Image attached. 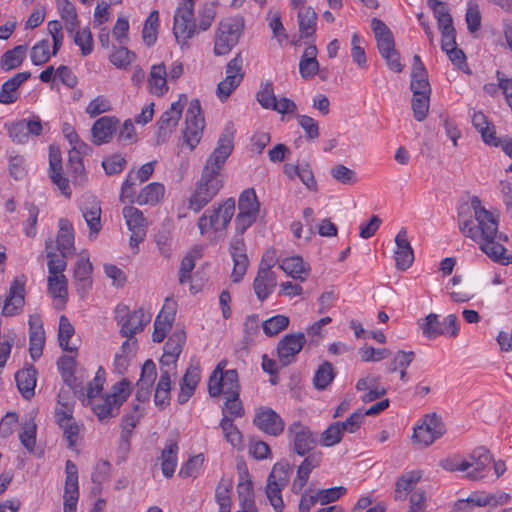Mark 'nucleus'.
Segmentation results:
<instances>
[{
	"label": "nucleus",
	"instance_id": "1a4fd4ad",
	"mask_svg": "<svg viewBox=\"0 0 512 512\" xmlns=\"http://www.w3.org/2000/svg\"><path fill=\"white\" fill-rule=\"evenodd\" d=\"M205 127L200 101L193 99L185 114V128L183 130V143L191 150L200 142Z\"/></svg>",
	"mask_w": 512,
	"mask_h": 512
},
{
	"label": "nucleus",
	"instance_id": "bb28decb",
	"mask_svg": "<svg viewBox=\"0 0 512 512\" xmlns=\"http://www.w3.org/2000/svg\"><path fill=\"white\" fill-rule=\"evenodd\" d=\"M371 27L381 55L395 50L394 37L389 27L380 19L372 18Z\"/></svg>",
	"mask_w": 512,
	"mask_h": 512
},
{
	"label": "nucleus",
	"instance_id": "5fc2aeb1",
	"mask_svg": "<svg viewBox=\"0 0 512 512\" xmlns=\"http://www.w3.org/2000/svg\"><path fill=\"white\" fill-rule=\"evenodd\" d=\"M24 209L28 212L27 219L23 222V232L29 238H34L37 234V219L39 215V208L30 202H25Z\"/></svg>",
	"mask_w": 512,
	"mask_h": 512
},
{
	"label": "nucleus",
	"instance_id": "39448f33",
	"mask_svg": "<svg viewBox=\"0 0 512 512\" xmlns=\"http://www.w3.org/2000/svg\"><path fill=\"white\" fill-rule=\"evenodd\" d=\"M235 205V199L228 198L218 207L206 210L198 219L200 233L204 235L211 230L214 232L225 230L235 213Z\"/></svg>",
	"mask_w": 512,
	"mask_h": 512
},
{
	"label": "nucleus",
	"instance_id": "4468645a",
	"mask_svg": "<svg viewBox=\"0 0 512 512\" xmlns=\"http://www.w3.org/2000/svg\"><path fill=\"white\" fill-rule=\"evenodd\" d=\"M242 65L243 59L240 54L226 65V77L217 86V96L221 101H225L243 80Z\"/></svg>",
	"mask_w": 512,
	"mask_h": 512
},
{
	"label": "nucleus",
	"instance_id": "4be33fe9",
	"mask_svg": "<svg viewBox=\"0 0 512 512\" xmlns=\"http://www.w3.org/2000/svg\"><path fill=\"white\" fill-rule=\"evenodd\" d=\"M119 125V119L115 116H103L97 119L92 128V142L95 145L108 143Z\"/></svg>",
	"mask_w": 512,
	"mask_h": 512
},
{
	"label": "nucleus",
	"instance_id": "393cba45",
	"mask_svg": "<svg viewBox=\"0 0 512 512\" xmlns=\"http://www.w3.org/2000/svg\"><path fill=\"white\" fill-rule=\"evenodd\" d=\"M92 264L88 258L81 257L75 265L73 277L75 279L77 293L83 298L92 287Z\"/></svg>",
	"mask_w": 512,
	"mask_h": 512
},
{
	"label": "nucleus",
	"instance_id": "9d476101",
	"mask_svg": "<svg viewBox=\"0 0 512 512\" xmlns=\"http://www.w3.org/2000/svg\"><path fill=\"white\" fill-rule=\"evenodd\" d=\"M208 392L211 397H218L221 394L228 397L234 393H240L237 371L235 369L222 371L220 364H218L209 378Z\"/></svg>",
	"mask_w": 512,
	"mask_h": 512
},
{
	"label": "nucleus",
	"instance_id": "0eeeda50",
	"mask_svg": "<svg viewBox=\"0 0 512 512\" xmlns=\"http://www.w3.org/2000/svg\"><path fill=\"white\" fill-rule=\"evenodd\" d=\"M260 212V203L253 188L241 192L238 199V214L235 218V228L243 234L257 220Z\"/></svg>",
	"mask_w": 512,
	"mask_h": 512
},
{
	"label": "nucleus",
	"instance_id": "052dcab7",
	"mask_svg": "<svg viewBox=\"0 0 512 512\" xmlns=\"http://www.w3.org/2000/svg\"><path fill=\"white\" fill-rule=\"evenodd\" d=\"M260 327V319L257 314L246 317L243 324V342L250 345L254 341V337L258 334Z\"/></svg>",
	"mask_w": 512,
	"mask_h": 512
},
{
	"label": "nucleus",
	"instance_id": "c9c22d12",
	"mask_svg": "<svg viewBox=\"0 0 512 512\" xmlns=\"http://www.w3.org/2000/svg\"><path fill=\"white\" fill-rule=\"evenodd\" d=\"M421 479L419 471H409L403 474L396 482L394 497L396 500H404L407 495L415 490L416 484Z\"/></svg>",
	"mask_w": 512,
	"mask_h": 512
},
{
	"label": "nucleus",
	"instance_id": "2eb2a0df",
	"mask_svg": "<svg viewBox=\"0 0 512 512\" xmlns=\"http://www.w3.org/2000/svg\"><path fill=\"white\" fill-rule=\"evenodd\" d=\"M272 267L273 259L268 262L266 256H263L253 282L254 292L261 302L269 297L277 285L276 274L271 270Z\"/></svg>",
	"mask_w": 512,
	"mask_h": 512
},
{
	"label": "nucleus",
	"instance_id": "ddd939ff",
	"mask_svg": "<svg viewBox=\"0 0 512 512\" xmlns=\"http://www.w3.org/2000/svg\"><path fill=\"white\" fill-rule=\"evenodd\" d=\"M445 433V425L436 413L427 414L420 425L414 428L413 439L423 446L431 445Z\"/></svg>",
	"mask_w": 512,
	"mask_h": 512
},
{
	"label": "nucleus",
	"instance_id": "e2e57ef3",
	"mask_svg": "<svg viewBox=\"0 0 512 512\" xmlns=\"http://www.w3.org/2000/svg\"><path fill=\"white\" fill-rule=\"evenodd\" d=\"M331 176L344 185H352L356 183V173L343 164H337L330 169Z\"/></svg>",
	"mask_w": 512,
	"mask_h": 512
},
{
	"label": "nucleus",
	"instance_id": "b1692460",
	"mask_svg": "<svg viewBox=\"0 0 512 512\" xmlns=\"http://www.w3.org/2000/svg\"><path fill=\"white\" fill-rule=\"evenodd\" d=\"M230 253L234 262L231 277L234 283H238L246 274L249 264L243 239H236L231 243Z\"/></svg>",
	"mask_w": 512,
	"mask_h": 512
},
{
	"label": "nucleus",
	"instance_id": "412c9836",
	"mask_svg": "<svg viewBox=\"0 0 512 512\" xmlns=\"http://www.w3.org/2000/svg\"><path fill=\"white\" fill-rule=\"evenodd\" d=\"M410 90L413 95H431L427 70L419 55H414L411 68Z\"/></svg>",
	"mask_w": 512,
	"mask_h": 512
},
{
	"label": "nucleus",
	"instance_id": "20e7f679",
	"mask_svg": "<svg viewBox=\"0 0 512 512\" xmlns=\"http://www.w3.org/2000/svg\"><path fill=\"white\" fill-rule=\"evenodd\" d=\"M290 470L289 462L281 460L274 464L268 476L266 496L275 512H282L284 509L282 490L289 483Z\"/></svg>",
	"mask_w": 512,
	"mask_h": 512
},
{
	"label": "nucleus",
	"instance_id": "473e14b6",
	"mask_svg": "<svg viewBox=\"0 0 512 512\" xmlns=\"http://www.w3.org/2000/svg\"><path fill=\"white\" fill-rule=\"evenodd\" d=\"M149 90L156 96H162L168 91L167 71L163 63L151 67L148 78Z\"/></svg>",
	"mask_w": 512,
	"mask_h": 512
},
{
	"label": "nucleus",
	"instance_id": "6e6d98bb",
	"mask_svg": "<svg viewBox=\"0 0 512 512\" xmlns=\"http://www.w3.org/2000/svg\"><path fill=\"white\" fill-rule=\"evenodd\" d=\"M186 341L184 330H175L168 338L164 346V352L179 358Z\"/></svg>",
	"mask_w": 512,
	"mask_h": 512
},
{
	"label": "nucleus",
	"instance_id": "f8f14e48",
	"mask_svg": "<svg viewBox=\"0 0 512 512\" xmlns=\"http://www.w3.org/2000/svg\"><path fill=\"white\" fill-rule=\"evenodd\" d=\"M287 433L293 451L299 456L308 455L317 445L316 435L300 421L290 424Z\"/></svg>",
	"mask_w": 512,
	"mask_h": 512
},
{
	"label": "nucleus",
	"instance_id": "aec40b11",
	"mask_svg": "<svg viewBox=\"0 0 512 512\" xmlns=\"http://www.w3.org/2000/svg\"><path fill=\"white\" fill-rule=\"evenodd\" d=\"M80 209L89 227V238L94 239L102 228L100 202L89 196L82 202Z\"/></svg>",
	"mask_w": 512,
	"mask_h": 512
},
{
	"label": "nucleus",
	"instance_id": "f3484780",
	"mask_svg": "<svg viewBox=\"0 0 512 512\" xmlns=\"http://www.w3.org/2000/svg\"><path fill=\"white\" fill-rule=\"evenodd\" d=\"M470 460L460 462V471H467L466 477L470 480H480L484 477V470L492 462V455L483 446L475 448L470 454Z\"/></svg>",
	"mask_w": 512,
	"mask_h": 512
},
{
	"label": "nucleus",
	"instance_id": "c03bdc74",
	"mask_svg": "<svg viewBox=\"0 0 512 512\" xmlns=\"http://www.w3.org/2000/svg\"><path fill=\"white\" fill-rule=\"evenodd\" d=\"M58 424L63 429L64 438L68 442V448H74L78 439V425L75 423L72 416L66 412L58 414Z\"/></svg>",
	"mask_w": 512,
	"mask_h": 512
},
{
	"label": "nucleus",
	"instance_id": "f704fd0d",
	"mask_svg": "<svg viewBox=\"0 0 512 512\" xmlns=\"http://www.w3.org/2000/svg\"><path fill=\"white\" fill-rule=\"evenodd\" d=\"M164 193L165 187L163 184L150 183L138 193L136 203L139 205H157L163 199Z\"/></svg>",
	"mask_w": 512,
	"mask_h": 512
},
{
	"label": "nucleus",
	"instance_id": "6ab92c4d",
	"mask_svg": "<svg viewBox=\"0 0 512 512\" xmlns=\"http://www.w3.org/2000/svg\"><path fill=\"white\" fill-rule=\"evenodd\" d=\"M124 400L125 396L122 397L114 393L112 395L96 396L88 400V404L91 406L98 419L104 420L116 416Z\"/></svg>",
	"mask_w": 512,
	"mask_h": 512
},
{
	"label": "nucleus",
	"instance_id": "c756f323",
	"mask_svg": "<svg viewBox=\"0 0 512 512\" xmlns=\"http://www.w3.org/2000/svg\"><path fill=\"white\" fill-rule=\"evenodd\" d=\"M178 442L175 438H168L161 453V468L165 477L173 476L177 466Z\"/></svg>",
	"mask_w": 512,
	"mask_h": 512
},
{
	"label": "nucleus",
	"instance_id": "de8ad7c7",
	"mask_svg": "<svg viewBox=\"0 0 512 512\" xmlns=\"http://www.w3.org/2000/svg\"><path fill=\"white\" fill-rule=\"evenodd\" d=\"M335 378L334 369L331 363H322L315 372L313 383L318 390H324Z\"/></svg>",
	"mask_w": 512,
	"mask_h": 512
},
{
	"label": "nucleus",
	"instance_id": "69168bd1",
	"mask_svg": "<svg viewBox=\"0 0 512 512\" xmlns=\"http://www.w3.org/2000/svg\"><path fill=\"white\" fill-rule=\"evenodd\" d=\"M257 101L265 109H271L276 99L273 85L270 81L262 82L256 95Z\"/></svg>",
	"mask_w": 512,
	"mask_h": 512
},
{
	"label": "nucleus",
	"instance_id": "6e6552de",
	"mask_svg": "<svg viewBox=\"0 0 512 512\" xmlns=\"http://www.w3.org/2000/svg\"><path fill=\"white\" fill-rule=\"evenodd\" d=\"M115 319L121 326L122 337L132 338L135 334L142 332L150 322L151 316L146 314L142 308L129 312L126 305H118L115 310Z\"/></svg>",
	"mask_w": 512,
	"mask_h": 512
},
{
	"label": "nucleus",
	"instance_id": "79ce46f5",
	"mask_svg": "<svg viewBox=\"0 0 512 512\" xmlns=\"http://www.w3.org/2000/svg\"><path fill=\"white\" fill-rule=\"evenodd\" d=\"M233 482L228 478H221L216 490L215 500L219 506L221 512H231V491Z\"/></svg>",
	"mask_w": 512,
	"mask_h": 512
},
{
	"label": "nucleus",
	"instance_id": "bf43d9fd",
	"mask_svg": "<svg viewBox=\"0 0 512 512\" xmlns=\"http://www.w3.org/2000/svg\"><path fill=\"white\" fill-rule=\"evenodd\" d=\"M430 95H413L411 107L415 120L423 121L429 111Z\"/></svg>",
	"mask_w": 512,
	"mask_h": 512
},
{
	"label": "nucleus",
	"instance_id": "09e8293b",
	"mask_svg": "<svg viewBox=\"0 0 512 512\" xmlns=\"http://www.w3.org/2000/svg\"><path fill=\"white\" fill-rule=\"evenodd\" d=\"M73 35V41L75 45H77L80 50L82 56L86 57L90 55L93 51V36L88 27L83 29H79V27L74 31V33H70Z\"/></svg>",
	"mask_w": 512,
	"mask_h": 512
},
{
	"label": "nucleus",
	"instance_id": "9b49d317",
	"mask_svg": "<svg viewBox=\"0 0 512 512\" xmlns=\"http://www.w3.org/2000/svg\"><path fill=\"white\" fill-rule=\"evenodd\" d=\"M185 103L186 96L182 94L179 96V99L173 102L170 108L161 115L156 123L158 128L156 134L157 144H163L169 140L181 119Z\"/></svg>",
	"mask_w": 512,
	"mask_h": 512
},
{
	"label": "nucleus",
	"instance_id": "e433bc0d",
	"mask_svg": "<svg viewBox=\"0 0 512 512\" xmlns=\"http://www.w3.org/2000/svg\"><path fill=\"white\" fill-rule=\"evenodd\" d=\"M73 355H63L57 361V367L61 374V377L64 383L74 389L76 391V377H75V369H76V354Z\"/></svg>",
	"mask_w": 512,
	"mask_h": 512
},
{
	"label": "nucleus",
	"instance_id": "13d9d810",
	"mask_svg": "<svg viewBox=\"0 0 512 512\" xmlns=\"http://www.w3.org/2000/svg\"><path fill=\"white\" fill-rule=\"evenodd\" d=\"M36 430V424L32 420H29L25 422V424L22 427V431L19 434V439L22 445L30 453L33 452L35 448Z\"/></svg>",
	"mask_w": 512,
	"mask_h": 512
},
{
	"label": "nucleus",
	"instance_id": "cd10ccee",
	"mask_svg": "<svg viewBox=\"0 0 512 512\" xmlns=\"http://www.w3.org/2000/svg\"><path fill=\"white\" fill-rule=\"evenodd\" d=\"M200 369L197 366H189L180 381V392L178 394V403L183 405L194 394L200 381Z\"/></svg>",
	"mask_w": 512,
	"mask_h": 512
},
{
	"label": "nucleus",
	"instance_id": "f03ea898",
	"mask_svg": "<svg viewBox=\"0 0 512 512\" xmlns=\"http://www.w3.org/2000/svg\"><path fill=\"white\" fill-rule=\"evenodd\" d=\"M234 127L228 122L217 143V147L206 161L200 180L189 199V209L199 212L220 191L223 182L220 179V169L233 151Z\"/></svg>",
	"mask_w": 512,
	"mask_h": 512
},
{
	"label": "nucleus",
	"instance_id": "3c124183",
	"mask_svg": "<svg viewBox=\"0 0 512 512\" xmlns=\"http://www.w3.org/2000/svg\"><path fill=\"white\" fill-rule=\"evenodd\" d=\"M159 14L157 10L150 12L147 17L142 30L143 41L148 46H152L157 40V27H158Z\"/></svg>",
	"mask_w": 512,
	"mask_h": 512
},
{
	"label": "nucleus",
	"instance_id": "338daca9",
	"mask_svg": "<svg viewBox=\"0 0 512 512\" xmlns=\"http://www.w3.org/2000/svg\"><path fill=\"white\" fill-rule=\"evenodd\" d=\"M204 462L203 454L190 457L179 470V476L182 478L196 477Z\"/></svg>",
	"mask_w": 512,
	"mask_h": 512
},
{
	"label": "nucleus",
	"instance_id": "dca6fc26",
	"mask_svg": "<svg viewBox=\"0 0 512 512\" xmlns=\"http://www.w3.org/2000/svg\"><path fill=\"white\" fill-rule=\"evenodd\" d=\"M253 424L262 432L277 437L285 428L282 417L270 407L261 406L255 410Z\"/></svg>",
	"mask_w": 512,
	"mask_h": 512
},
{
	"label": "nucleus",
	"instance_id": "4c0bfd02",
	"mask_svg": "<svg viewBox=\"0 0 512 512\" xmlns=\"http://www.w3.org/2000/svg\"><path fill=\"white\" fill-rule=\"evenodd\" d=\"M317 14L311 7H301L298 11V25L301 37L309 38L315 34Z\"/></svg>",
	"mask_w": 512,
	"mask_h": 512
},
{
	"label": "nucleus",
	"instance_id": "603ef678",
	"mask_svg": "<svg viewBox=\"0 0 512 512\" xmlns=\"http://www.w3.org/2000/svg\"><path fill=\"white\" fill-rule=\"evenodd\" d=\"M123 216L129 230H146L145 218L143 213L136 207L125 206L123 208Z\"/></svg>",
	"mask_w": 512,
	"mask_h": 512
},
{
	"label": "nucleus",
	"instance_id": "37998d69",
	"mask_svg": "<svg viewBox=\"0 0 512 512\" xmlns=\"http://www.w3.org/2000/svg\"><path fill=\"white\" fill-rule=\"evenodd\" d=\"M220 427L227 442H229L234 448L241 449L243 446L242 434L234 424L233 418L224 414L220 421Z\"/></svg>",
	"mask_w": 512,
	"mask_h": 512
},
{
	"label": "nucleus",
	"instance_id": "7c9ffc66",
	"mask_svg": "<svg viewBox=\"0 0 512 512\" xmlns=\"http://www.w3.org/2000/svg\"><path fill=\"white\" fill-rule=\"evenodd\" d=\"M36 375L37 371L33 366L21 369L15 374L18 390L25 399H30L34 396Z\"/></svg>",
	"mask_w": 512,
	"mask_h": 512
},
{
	"label": "nucleus",
	"instance_id": "72a5a7b5",
	"mask_svg": "<svg viewBox=\"0 0 512 512\" xmlns=\"http://www.w3.org/2000/svg\"><path fill=\"white\" fill-rule=\"evenodd\" d=\"M59 15L67 33H74L79 26L76 8L69 0H55Z\"/></svg>",
	"mask_w": 512,
	"mask_h": 512
},
{
	"label": "nucleus",
	"instance_id": "423d86ee",
	"mask_svg": "<svg viewBox=\"0 0 512 512\" xmlns=\"http://www.w3.org/2000/svg\"><path fill=\"white\" fill-rule=\"evenodd\" d=\"M194 4L195 0H182L174 14L173 33L182 48L188 46V41L196 33Z\"/></svg>",
	"mask_w": 512,
	"mask_h": 512
},
{
	"label": "nucleus",
	"instance_id": "ea45409f",
	"mask_svg": "<svg viewBox=\"0 0 512 512\" xmlns=\"http://www.w3.org/2000/svg\"><path fill=\"white\" fill-rule=\"evenodd\" d=\"M27 46L18 45L6 51L0 58V67L4 71L18 68L26 57Z\"/></svg>",
	"mask_w": 512,
	"mask_h": 512
},
{
	"label": "nucleus",
	"instance_id": "8fccbe9b",
	"mask_svg": "<svg viewBox=\"0 0 512 512\" xmlns=\"http://www.w3.org/2000/svg\"><path fill=\"white\" fill-rule=\"evenodd\" d=\"M472 506H489V493L475 492L472 493L466 500H459L455 504L456 510L464 512H471Z\"/></svg>",
	"mask_w": 512,
	"mask_h": 512
},
{
	"label": "nucleus",
	"instance_id": "49530a36",
	"mask_svg": "<svg viewBox=\"0 0 512 512\" xmlns=\"http://www.w3.org/2000/svg\"><path fill=\"white\" fill-rule=\"evenodd\" d=\"M47 282L49 294L65 304L68 298V281L65 275L48 276Z\"/></svg>",
	"mask_w": 512,
	"mask_h": 512
},
{
	"label": "nucleus",
	"instance_id": "a19ab883",
	"mask_svg": "<svg viewBox=\"0 0 512 512\" xmlns=\"http://www.w3.org/2000/svg\"><path fill=\"white\" fill-rule=\"evenodd\" d=\"M65 485L63 498L73 497L74 499L79 498V486H78V470L77 466L71 460H67L65 464Z\"/></svg>",
	"mask_w": 512,
	"mask_h": 512
},
{
	"label": "nucleus",
	"instance_id": "a18cd8bd",
	"mask_svg": "<svg viewBox=\"0 0 512 512\" xmlns=\"http://www.w3.org/2000/svg\"><path fill=\"white\" fill-rule=\"evenodd\" d=\"M74 333L73 325L65 315H62L59 319L58 341L60 347L66 352L77 353L78 348L69 345V340L73 337Z\"/></svg>",
	"mask_w": 512,
	"mask_h": 512
},
{
	"label": "nucleus",
	"instance_id": "680f3d73",
	"mask_svg": "<svg viewBox=\"0 0 512 512\" xmlns=\"http://www.w3.org/2000/svg\"><path fill=\"white\" fill-rule=\"evenodd\" d=\"M67 257L68 256H64L61 253L47 252L48 276L64 275L67 266Z\"/></svg>",
	"mask_w": 512,
	"mask_h": 512
},
{
	"label": "nucleus",
	"instance_id": "2f4dec72",
	"mask_svg": "<svg viewBox=\"0 0 512 512\" xmlns=\"http://www.w3.org/2000/svg\"><path fill=\"white\" fill-rule=\"evenodd\" d=\"M279 267L288 276L300 281H305L310 272V266L304 263L300 256H292L282 259Z\"/></svg>",
	"mask_w": 512,
	"mask_h": 512
},
{
	"label": "nucleus",
	"instance_id": "774afa93",
	"mask_svg": "<svg viewBox=\"0 0 512 512\" xmlns=\"http://www.w3.org/2000/svg\"><path fill=\"white\" fill-rule=\"evenodd\" d=\"M364 420V414L362 410L353 412L345 421H338V428L342 432L355 433L362 425Z\"/></svg>",
	"mask_w": 512,
	"mask_h": 512
},
{
	"label": "nucleus",
	"instance_id": "f257e3e1",
	"mask_svg": "<svg viewBox=\"0 0 512 512\" xmlns=\"http://www.w3.org/2000/svg\"><path fill=\"white\" fill-rule=\"evenodd\" d=\"M471 208L473 216L470 218H466L462 212L458 214L460 232L478 243L480 250L495 263L512 264V254L503 246V242L508 241V236L499 232L498 217L487 210L477 196L471 199Z\"/></svg>",
	"mask_w": 512,
	"mask_h": 512
},
{
	"label": "nucleus",
	"instance_id": "a878e982",
	"mask_svg": "<svg viewBox=\"0 0 512 512\" xmlns=\"http://www.w3.org/2000/svg\"><path fill=\"white\" fill-rule=\"evenodd\" d=\"M25 282L14 279L10 285L9 295L5 300L2 313L5 316H12L24 305Z\"/></svg>",
	"mask_w": 512,
	"mask_h": 512
},
{
	"label": "nucleus",
	"instance_id": "4d7b16f0",
	"mask_svg": "<svg viewBox=\"0 0 512 512\" xmlns=\"http://www.w3.org/2000/svg\"><path fill=\"white\" fill-rule=\"evenodd\" d=\"M49 46V41L42 39L32 47L30 58L34 65H43L50 59Z\"/></svg>",
	"mask_w": 512,
	"mask_h": 512
},
{
	"label": "nucleus",
	"instance_id": "864d4df0",
	"mask_svg": "<svg viewBox=\"0 0 512 512\" xmlns=\"http://www.w3.org/2000/svg\"><path fill=\"white\" fill-rule=\"evenodd\" d=\"M289 325V318L285 315H275L265 320L262 324L264 333L268 336H275Z\"/></svg>",
	"mask_w": 512,
	"mask_h": 512
},
{
	"label": "nucleus",
	"instance_id": "0e129e2a",
	"mask_svg": "<svg viewBox=\"0 0 512 512\" xmlns=\"http://www.w3.org/2000/svg\"><path fill=\"white\" fill-rule=\"evenodd\" d=\"M343 434L338 424L331 423L320 435L319 442L323 447H332L341 442Z\"/></svg>",
	"mask_w": 512,
	"mask_h": 512
},
{
	"label": "nucleus",
	"instance_id": "a211bd4d",
	"mask_svg": "<svg viewBox=\"0 0 512 512\" xmlns=\"http://www.w3.org/2000/svg\"><path fill=\"white\" fill-rule=\"evenodd\" d=\"M305 342V335L301 332L283 336L277 345V356L281 365L285 367L295 362Z\"/></svg>",
	"mask_w": 512,
	"mask_h": 512
},
{
	"label": "nucleus",
	"instance_id": "58836bf2",
	"mask_svg": "<svg viewBox=\"0 0 512 512\" xmlns=\"http://www.w3.org/2000/svg\"><path fill=\"white\" fill-rule=\"evenodd\" d=\"M418 325L423 336L427 339H435L446 333L442 321L439 319V315L435 313H430L426 317L418 320Z\"/></svg>",
	"mask_w": 512,
	"mask_h": 512
},
{
	"label": "nucleus",
	"instance_id": "7ed1b4c3",
	"mask_svg": "<svg viewBox=\"0 0 512 512\" xmlns=\"http://www.w3.org/2000/svg\"><path fill=\"white\" fill-rule=\"evenodd\" d=\"M245 22L242 16L222 19L214 33L213 53L215 56L227 55L239 42L244 31Z\"/></svg>",
	"mask_w": 512,
	"mask_h": 512
},
{
	"label": "nucleus",
	"instance_id": "5701e85b",
	"mask_svg": "<svg viewBox=\"0 0 512 512\" xmlns=\"http://www.w3.org/2000/svg\"><path fill=\"white\" fill-rule=\"evenodd\" d=\"M396 251L395 262L399 270L408 269L414 260L413 249L408 240L406 229L402 228L395 237Z\"/></svg>",
	"mask_w": 512,
	"mask_h": 512
},
{
	"label": "nucleus",
	"instance_id": "c85d7f7f",
	"mask_svg": "<svg viewBox=\"0 0 512 512\" xmlns=\"http://www.w3.org/2000/svg\"><path fill=\"white\" fill-rule=\"evenodd\" d=\"M56 243L58 251L64 256H70L74 254L75 247L73 226L68 219L61 218L59 220V231Z\"/></svg>",
	"mask_w": 512,
	"mask_h": 512
}]
</instances>
